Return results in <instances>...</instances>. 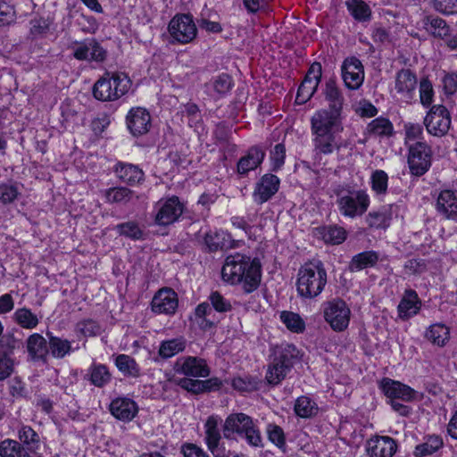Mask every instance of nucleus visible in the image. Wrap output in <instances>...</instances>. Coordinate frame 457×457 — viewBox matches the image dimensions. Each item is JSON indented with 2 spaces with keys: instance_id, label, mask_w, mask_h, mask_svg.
Wrapping results in <instances>:
<instances>
[{
  "instance_id": "nucleus-22",
  "label": "nucleus",
  "mask_w": 457,
  "mask_h": 457,
  "mask_svg": "<svg viewBox=\"0 0 457 457\" xmlns=\"http://www.w3.org/2000/svg\"><path fill=\"white\" fill-rule=\"evenodd\" d=\"M111 413L118 420L122 421H130L137 411V403L128 397H118L112 401L110 404Z\"/></svg>"
},
{
  "instance_id": "nucleus-59",
  "label": "nucleus",
  "mask_w": 457,
  "mask_h": 457,
  "mask_svg": "<svg viewBox=\"0 0 457 457\" xmlns=\"http://www.w3.org/2000/svg\"><path fill=\"white\" fill-rule=\"evenodd\" d=\"M15 347L16 340L12 337H3L0 339V357L12 358V354Z\"/></svg>"
},
{
  "instance_id": "nucleus-1",
  "label": "nucleus",
  "mask_w": 457,
  "mask_h": 457,
  "mask_svg": "<svg viewBox=\"0 0 457 457\" xmlns=\"http://www.w3.org/2000/svg\"><path fill=\"white\" fill-rule=\"evenodd\" d=\"M222 279L231 285L240 284L246 293L260 285L262 264L259 259L237 253L228 255L221 270Z\"/></svg>"
},
{
  "instance_id": "nucleus-2",
  "label": "nucleus",
  "mask_w": 457,
  "mask_h": 457,
  "mask_svg": "<svg viewBox=\"0 0 457 457\" xmlns=\"http://www.w3.org/2000/svg\"><path fill=\"white\" fill-rule=\"evenodd\" d=\"M327 284V271L321 262L302 265L296 276V291L303 298L312 299L323 291Z\"/></svg>"
},
{
  "instance_id": "nucleus-63",
  "label": "nucleus",
  "mask_w": 457,
  "mask_h": 457,
  "mask_svg": "<svg viewBox=\"0 0 457 457\" xmlns=\"http://www.w3.org/2000/svg\"><path fill=\"white\" fill-rule=\"evenodd\" d=\"M78 330L84 336L90 337L98 334L100 327L92 319H87L78 324Z\"/></svg>"
},
{
  "instance_id": "nucleus-31",
  "label": "nucleus",
  "mask_w": 457,
  "mask_h": 457,
  "mask_svg": "<svg viewBox=\"0 0 457 457\" xmlns=\"http://www.w3.org/2000/svg\"><path fill=\"white\" fill-rule=\"evenodd\" d=\"M317 234L323 239L326 244L340 245L347 236L346 230L337 225H328L317 228Z\"/></svg>"
},
{
  "instance_id": "nucleus-40",
  "label": "nucleus",
  "mask_w": 457,
  "mask_h": 457,
  "mask_svg": "<svg viewBox=\"0 0 457 457\" xmlns=\"http://www.w3.org/2000/svg\"><path fill=\"white\" fill-rule=\"evenodd\" d=\"M368 131L375 137H390L394 133V126L388 119L378 117L369 123Z\"/></svg>"
},
{
  "instance_id": "nucleus-11",
  "label": "nucleus",
  "mask_w": 457,
  "mask_h": 457,
  "mask_svg": "<svg viewBox=\"0 0 457 457\" xmlns=\"http://www.w3.org/2000/svg\"><path fill=\"white\" fill-rule=\"evenodd\" d=\"M322 74L321 64L313 62L298 87L295 102L305 104L316 92Z\"/></svg>"
},
{
  "instance_id": "nucleus-45",
  "label": "nucleus",
  "mask_w": 457,
  "mask_h": 457,
  "mask_svg": "<svg viewBox=\"0 0 457 457\" xmlns=\"http://www.w3.org/2000/svg\"><path fill=\"white\" fill-rule=\"evenodd\" d=\"M49 353L54 358H63L71 351V345L67 339L51 337L48 343Z\"/></svg>"
},
{
  "instance_id": "nucleus-5",
  "label": "nucleus",
  "mask_w": 457,
  "mask_h": 457,
  "mask_svg": "<svg viewBox=\"0 0 457 457\" xmlns=\"http://www.w3.org/2000/svg\"><path fill=\"white\" fill-rule=\"evenodd\" d=\"M297 350L293 345L278 348L274 358L268 366L266 380L270 385H278L291 370L294 359L297 357Z\"/></svg>"
},
{
  "instance_id": "nucleus-50",
  "label": "nucleus",
  "mask_w": 457,
  "mask_h": 457,
  "mask_svg": "<svg viewBox=\"0 0 457 457\" xmlns=\"http://www.w3.org/2000/svg\"><path fill=\"white\" fill-rule=\"evenodd\" d=\"M271 170L277 171L280 170L286 159V147L283 144H277L270 151V154Z\"/></svg>"
},
{
  "instance_id": "nucleus-16",
  "label": "nucleus",
  "mask_w": 457,
  "mask_h": 457,
  "mask_svg": "<svg viewBox=\"0 0 457 457\" xmlns=\"http://www.w3.org/2000/svg\"><path fill=\"white\" fill-rule=\"evenodd\" d=\"M417 87V77L409 69H402L396 73L395 90L399 99L404 103H410L414 96Z\"/></svg>"
},
{
  "instance_id": "nucleus-38",
  "label": "nucleus",
  "mask_w": 457,
  "mask_h": 457,
  "mask_svg": "<svg viewBox=\"0 0 457 457\" xmlns=\"http://www.w3.org/2000/svg\"><path fill=\"white\" fill-rule=\"evenodd\" d=\"M1 457H31L29 452L18 441L5 439L0 443Z\"/></svg>"
},
{
  "instance_id": "nucleus-33",
  "label": "nucleus",
  "mask_w": 457,
  "mask_h": 457,
  "mask_svg": "<svg viewBox=\"0 0 457 457\" xmlns=\"http://www.w3.org/2000/svg\"><path fill=\"white\" fill-rule=\"evenodd\" d=\"M425 29L432 36L445 39L449 36L450 27L442 18L436 16H426L423 19Z\"/></svg>"
},
{
  "instance_id": "nucleus-42",
  "label": "nucleus",
  "mask_w": 457,
  "mask_h": 457,
  "mask_svg": "<svg viewBox=\"0 0 457 457\" xmlns=\"http://www.w3.org/2000/svg\"><path fill=\"white\" fill-rule=\"evenodd\" d=\"M449 328L440 323L430 326L426 333L427 338L438 346H444L449 340Z\"/></svg>"
},
{
  "instance_id": "nucleus-3",
  "label": "nucleus",
  "mask_w": 457,
  "mask_h": 457,
  "mask_svg": "<svg viewBox=\"0 0 457 457\" xmlns=\"http://www.w3.org/2000/svg\"><path fill=\"white\" fill-rule=\"evenodd\" d=\"M132 82L123 72H105L93 87V96L103 102H113L125 96Z\"/></svg>"
},
{
  "instance_id": "nucleus-58",
  "label": "nucleus",
  "mask_w": 457,
  "mask_h": 457,
  "mask_svg": "<svg viewBox=\"0 0 457 457\" xmlns=\"http://www.w3.org/2000/svg\"><path fill=\"white\" fill-rule=\"evenodd\" d=\"M282 322L287 328L295 333L303 332L305 325L301 316H280Z\"/></svg>"
},
{
  "instance_id": "nucleus-47",
  "label": "nucleus",
  "mask_w": 457,
  "mask_h": 457,
  "mask_svg": "<svg viewBox=\"0 0 457 457\" xmlns=\"http://www.w3.org/2000/svg\"><path fill=\"white\" fill-rule=\"evenodd\" d=\"M347 8L355 20L364 21L370 19L371 11L368 4L361 0L347 2Z\"/></svg>"
},
{
  "instance_id": "nucleus-4",
  "label": "nucleus",
  "mask_w": 457,
  "mask_h": 457,
  "mask_svg": "<svg viewBox=\"0 0 457 457\" xmlns=\"http://www.w3.org/2000/svg\"><path fill=\"white\" fill-rule=\"evenodd\" d=\"M339 213L345 218L355 219L362 216L370 204V197L365 189L340 188L336 192Z\"/></svg>"
},
{
  "instance_id": "nucleus-55",
  "label": "nucleus",
  "mask_w": 457,
  "mask_h": 457,
  "mask_svg": "<svg viewBox=\"0 0 457 457\" xmlns=\"http://www.w3.org/2000/svg\"><path fill=\"white\" fill-rule=\"evenodd\" d=\"M19 439L27 445H36L39 442V436L29 426L22 425L18 430Z\"/></svg>"
},
{
  "instance_id": "nucleus-18",
  "label": "nucleus",
  "mask_w": 457,
  "mask_h": 457,
  "mask_svg": "<svg viewBox=\"0 0 457 457\" xmlns=\"http://www.w3.org/2000/svg\"><path fill=\"white\" fill-rule=\"evenodd\" d=\"M280 180L273 174L263 175L255 184L253 199L257 204L269 201L279 188Z\"/></svg>"
},
{
  "instance_id": "nucleus-9",
  "label": "nucleus",
  "mask_w": 457,
  "mask_h": 457,
  "mask_svg": "<svg viewBox=\"0 0 457 457\" xmlns=\"http://www.w3.org/2000/svg\"><path fill=\"white\" fill-rule=\"evenodd\" d=\"M343 130L342 115L337 111L320 109L311 118L312 132L341 133Z\"/></svg>"
},
{
  "instance_id": "nucleus-34",
  "label": "nucleus",
  "mask_w": 457,
  "mask_h": 457,
  "mask_svg": "<svg viewBox=\"0 0 457 457\" xmlns=\"http://www.w3.org/2000/svg\"><path fill=\"white\" fill-rule=\"evenodd\" d=\"M444 445L443 438L439 436L431 435L424 438V442L416 445L413 455L415 457H425L437 452Z\"/></svg>"
},
{
  "instance_id": "nucleus-35",
  "label": "nucleus",
  "mask_w": 457,
  "mask_h": 457,
  "mask_svg": "<svg viewBox=\"0 0 457 457\" xmlns=\"http://www.w3.org/2000/svg\"><path fill=\"white\" fill-rule=\"evenodd\" d=\"M325 99L328 102V111H337L342 112V107L344 103V97L337 87L335 80H328L326 83L324 90Z\"/></svg>"
},
{
  "instance_id": "nucleus-36",
  "label": "nucleus",
  "mask_w": 457,
  "mask_h": 457,
  "mask_svg": "<svg viewBox=\"0 0 457 457\" xmlns=\"http://www.w3.org/2000/svg\"><path fill=\"white\" fill-rule=\"evenodd\" d=\"M115 365L118 370L127 377L138 378L141 375V370L131 356L127 354H119L115 358Z\"/></svg>"
},
{
  "instance_id": "nucleus-43",
  "label": "nucleus",
  "mask_w": 457,
  "mask_h": 457,
  "mask_svg": "<svg viewBox=\"0 0 457 457\" xmlns=\"http://www.w3.org/2000/svg\"><path fill=\"white\" fill-rule=\"evenodd\" d=\"M90 382L102 387L111 380V373L104 364H93L89 369Z\"/></svg>"
},
{
  "instance_id": "nucleus-7",
  "label": "nucleus",
  "mask_w": 457,
  "mask_h": 457,
  "mask_svg": "<svg viewBox=\"0 0 457 457\" xmlns=\"http://www.w3.org/2000/svg\"><path fill=\"white\" fill-rule=\"evenodd\" d=\"M452 119L447 108L442 104H435L430 107L426 117L424 125L428 134L434 137H443L450 129Z\"/></svg>"
},
{
  "instance_id": "nucleus-37",
  "label": "nucleus",
  "mask_w": 457,
  "mask_h": 457,
  "mask_svg": "<svg viewBox=\"0 0 457 457\" xmlns=\"http://www.w3.org/2000/svg\"><path fill=\"white\" fill-rule=\"evenodd\" d=\"M134 196V192L125 187H111L104 191V197L109 204H126Z\"/></svg>"
},
{
  "instance_id": "nucleus-27",
  "label": "nucleus",
  "mask_w": 457,
  "mask_h": 457,
  "mask_svg": "<svg viewBox=\"0 0 457 457\" xmlns=\"http://www.w3.org/2000/svg\"><path fill=\"white\" fill-rule=\"evenodd\" d=\"M252 418L245 413L229 414L223 424V435L229 438L233 434L242 436L245 432V428L250 424Z\"/></svg>"
},
{
  "instance_id": "nucleus-56",
  "label": "nucleus",
  "mask_w": 457,
  "mask_h": 457,
  "mask_svg": "<svg viewBox=\"0 0 457 457\" xmlns=\"http://www.w3.org/2000/svg\"><path fill=\"white\" fill-rule=\"evenodd\" d=\"M15 19L14 6L5 0L0 1V26L12 23Z\"/></svg>"
},
{
  "instance_id": "nucleus-28",
  "label": "nucleus",
  "mask_w": 457,
  "mask_h": 457,
  "mask_svg": "<svg viewBox=\"0 0 457 457\" xmlns=\"http://www.w3.org/2000/svg\"><path fill=\"white\" fill-rule=\"evenodd\" d=\"M436 210L446 219L457 215V193L451 189L442 190L436 198Z\"/></svg>"
},
{
  "instance_id": "nucleus-54",
  "label": "nucleus",
  "mask_w": 457,
  "mask_h": 457,
  "mask_svg": "<svg viewBox=\"0 0 457 457\" xmlns=\"http://www.w3.org/2000/svg\"><path fill=\"white\" fill-rule=\"evenodd\" d=\"M434 89L432 83L428 79H422L420 82V99L424 106H430L433 102Z\"/></svg>"
},
{
  "instance_id": "nucleus-21",
  "label": "nucleus",
  "mask_w": 457,
  "mask_h": 457,
  "mask_svg": "<svg viewBox=\"0 0 457 457\" xmlns=\"http://www.w3.org/2000/svg\"><path fill=\"white\" fill-rule=\"evenodd\" d=\"M113 172L121 182L129 186L138 185L145 179L142 169L129 162H118L113 168Z\"/></svg>"
},
{
  "instance_id": "nucleus-41",
  "label": "nucleus",
  "mask_w": 457,
  "mask_h": 457,
  "mask_svg": "<svg viewBox=\"0 0 457 457\" xmlns=\"http://www.w3.org/2000/svg\"><path fill=\"white\" fill-rule=\"evenodd\" d=\"M186 348V340L183 338H174L162 342L159 348V355L163 359L170 358Z\"/></svg>"
},
{
  "instance_id": "nucleus-64",
  "label": "nucleus",
  "mask_w": 457,
  "mask_h": 457,
  "mask_svg": "<svg viewBox=\"0 0 457 457\" xmlns=\"http://www.w3.org/2000/svg\"><path fill=\"white\" fill-rule=\"evenodd\" d=\"M405 140L414 141L420 138L423 135V129L418 123L408 122L404 124Z\"/></svg>"
},
{
  "instance_id": "nucleus-29",
  "label": "nucleus",
  "mask_w": 457,
  "mask_h": 457,
  "mask_svg": "<svg viewBox=\"0 0 457 457\" xmlns=\"http://www.w3.org/2000/svg\"><path fill=\"white\" fill-rule=\"evenodd\" d=\"M204 242L209 251L231 247L230 236L224 230H209L204 234Z\"/></svg>"
},
{
  "instance_id": "nucleus-26",
  "label": "nucleus",
  "mask_w": 457,
  "mask_h": 457,
  "mask_svg": "<svg viewBox=\"0 0 457 457\" xmlns=\"http://www.w3.org/2000/svg\"><path fill=\"white\" fill-rule=\"evenodd\" d=\"M338 133L312 132L313 151L316 154H330L339 149L336 137Z\"/></svg>"
},
{
  "instance_id": "nucleus-48",
  "label": "nucleus",
  "mask_w": 457,
  "mask_h": 457,
  "mask_svg": "<svg viewBox=\"0 0 457 457\" xmlns=\"http://www.w3.org/2000/svg\"><path fill=\"white\" fill-rule=\"evenodd\" d=\"M391 217L386 211L370 212L365 218L366 223L372 228H386L390 225Z\"/></svg>"
},
{
  "instance_id": "nucleus-30",
  "label": "nucleus",
  "mask_w": 457,
  "mask_h": 457,
  "mask_svg": "<svg viewBox=\"0 0 457 457\" xmlns=\"http://www.w3.org/2000/svg\"><path fill=\"white\" fill-rule=\"evenodd\" d=\"M378 253L375 251H364L353 256L349 262V270L357 272L373 267L378 262Z\"/></svg>"
},
{
  "instance_id": "nucleus-46",
  "label": "nucleus",
  "mask_w": 457,
  "mask_h": 457,
  "mask_svg": "<svg viewBox=\"0 0 457 457\" xmlns=\"http://www.w3.org/2000/svg\"><path fill=\"white\" fill-rule=\"evenodd\" d=\"M115 230L120 236L129 237L133 240L143 238V230L136 221H128L116 225Z\"/></svg>"
},
{
  "instance_id": "nucleus-25",
  "label": "nucleus",
  "mask_w": 457,
  "mask_h": 457,
  "mask_svg": "<svg viewBox=\"0 0 457 457\" xmlns=\"http://www.w3.org/2000/svg\"><path fill=\"white\" fill-rule=\"evenodd\" d=\"M221 418L218 415H211L204 423L205 444L210 452L215 455L220 441L221 439L219 426L221 423Z\"/></svg>"
},
{
  "instance_id": "nucleus-12",
  "label": "nucleus",
  "mask_w": 457,
  "mask_h": 457,
  "mask_svg": "<svg viewBox=\"0 0 457 457\" xmlns=\"http://www.w3.org/2000/svg\"><path fill=\"white\" fill-rule=\"evenodd\" d=\"M179 308V297L170 287L159 289L152 299V311L158 314H175Z\"/></svg>"
},
{
  "instance_id": "nucleus-57",
  "label": "nucleus",
  "mask_w": 457,
  "mask_h": 457,
  "mask_svg": "<svg viewBox=\"0 0 457 457\" xmlns=\"http://www.w3.org/2000/svg\"><path fill=\"white\" fill-rule=\"evenodd\" d=\"M433 6L444 14L457 13V0H434Z\"/></svg>"
},
{
  "instance_id": "nucleus-39",
  "label": "nucleus",
  "mask_w": 457,
  "mask_h": 457,
  "mask_svg": "<svg viewBox=\"0 0 457 457\" xmlns=\"http://www.w3.org/2000/svg\"><path fill=\"white\" fill-rule=\"evenodd\" d=\"M295 412L301 418H311L318 413L317 403L308 396L302 395L295 400Z\"/></svg>"
},
{
  "instance_id": "nucleus-60",
  "label": "nucleus",
  "mask_w": 457,
  "mask_h": 457,
  "mask_svg": "<svg viewBox=\"0 0 457 457\" xmlns=\"http://www.w3.org/2000/svg\"><path fill=\"white\" fill-rule=\"evenodd\" d=\"M231 385L234 389L241 392L252 391L256 387V382L253 378L248 377L235 378H233Z\"/></svg>"
},
{
  "instance_id": "nucleus-49",
  "label": "nucleus",
  "mask_w": 457,
  "mask_h": 457,
  "mask_svg": "<svg viewBox=\"0 0 457 457\" xmlns=\"http://www.w3.org/2000/svg\"><path fill=\"white\" fill-rule=\"evenodd\" d=\"M388 176L382 170H376L370 176L371 189L376 195H386L387 191Z\"/></svg>"
},
{
  "instance_id": "nucleus-32",
  "label": "nucleus",
  "mask_w": 457,
  "mask_h": 457,
  "mask_svg": "<svg viewBox=\"0 0 457 457\" xmlns=\"http://www.w3.org/2000/svg\"><path fill=\"white\" fill-rule=\"evenodd\" d=\"M421 308V301L413 289H406L398 304L400 314H417Z\"/></svg>"
},
{
  "instance_id": "nucleus-13",
  "label": "nucleus",
  "mask_w": 457,
  "mask_h": 457,
  "mask_svg": "<svg viewBox=\"0 0 457 457\" xmlns=\"http://www.w3.org/2000/svg\"><path fill=\"white\" fill-rule=\"evenodd\" d=\"M379 388L390 400L411 402L417 397V392L411 386L389 378H382L379 382Z\"/></svg>"
},
{
  "instance_id": "nucleus-51",
  "label": "nucleus",
  "mask_w": 457,
  "mask_h": 457,
  "mask_svg": "<svg viewBox=\"0 0 457 457\" xmlns=\"http://www.w3.org/2000/svg\"><path fill=\"white\" fill-rule=\"evenodd\" d=\"M232 84L231 77L223 73L212 81L211 87L219 96H223L231 89Z\"/></svg>"
},
{
  "instance_id": "nucleus-14",
  "label": "nucleus",
  "mask_w": 457,
  "mask_h": 457,
  "mask_svg": "<svg viewBox=\"0 0 457 457\" xmlns=\"http://www.w3.org/2000/svg\"><path fill=\"white\" fill-rule=\"evenodd\" d=\"M342 78L349 89H358L364 80V68L356 57L346 58L341 67Z\"/></svg>"
},
{
  "instance_id": "nucleus-15",
  "label": "nucleus",
  "mask_w": 457,
  "mask_h": 457,
  "mask_svg": "<svg viewBox=\"0 0 457 457\" xmlns=\"http://www.w3.org/2000/svg\"><path fill=\"white\" fill-rule=\"evenodd\" d=\"M126 123L129 132L135 136L146 134L152 126V119L149 112L143 107L131 108L127 116Z\"/></svg>"
},
{
  "instance_id": "nucleus-6",
  "label": "nucleus",
  "mask_w": 457,
  "mask_h": 457,
  "mask_svg": "<svg viewBox=\"0 0 457 457\" xmlns=\"http://www.w3.org/2000/svg\"><path fill=\"white\" fill-rule=\"evenodd\" d=\"M407 163L410 173L415 177L424 175L432 163V149L423 141H417L408 146Z\"/></svg>"
},
{
  "instance_id": "nucleus-20",
  "label": "nucleus",
  "mask_w": 457,
  "mask_h": 457,
  "mask_svg": "<svg viewBox=\"0 0 457 457\" xmlns=\"http://www.w3.org/2000/svg\"><path fill=\"white\" fill-rule=\"evenodd\" d=\"M396 442L389 436H376L367 442L366 451L370 457H393Z\"/></svg>"
},
{
  "instance_id": "nucleus-53",
  "label": "nucleus",
  "mask_w": 457,
  "mask_h": 457,
  "mask_svg": "<svg viewBox=\"0 0 457 457\" xmlns=\"http://www.w3.org/2000/svg\"><path fill=\"white\" fill-rule=\"evenodd\" d=\"M20 191L15 184H0V203L3 204H8L14 202Z\"/></svg>"
},
{
  "instance_id": "nucleus-23",
  "label": "nucleus",
  "mask_w": 457,
  "mask_h": 457,
  "mask_svg": "<svg viewBox=\"0 0 457 457\" xmlns=\"http://www.w3.org/2000/svg\"><path fill=\"white\" fill-rule=\"evenodd\" d=\"M265 158V152L260 146L254 145L248 149L237 162V172L246 175L251 170L257 169Z\"/></svg>"
},
{
  "instance_id": "nucleus-24",
  "label": "nucleus",
  "mask_w": 457,
  "mask_h": 457,
  "mask_svg": "<svg viewBox=\"0 0 457 457\" xmlns=\"http://www.w3.org/2000/svg\"><path fill=\"white\" fill-rule=\"evenodd\" d=\"M29 358L33 361L46 362L49 353V347L46 340L39 334L29 336L26 342Z\"/></svg>"
},
{
  "instance_id": "nucleus-61",
  "label": "nucleus",
  "mask_w": 457,
  "mask_h": 457,
  "mask_svg": "<svg viewBox=\"0 0 457 457\" xmlns=\"http://www.w3.org/2000/svg\"><path fill=\"white\" fill-rule=\"evenodd\" d=\"M210 301L214 310L218 312H227L230 311V303L218 292L210 295Z\"/></svg>"
},
{
  "instance_id": "nucleus-19",
  "label": "nucleus",
  "mask_w": 457,
  "mask_h": 457,
  "mask_svg": "<svg viewBox=\"0 0 457 457\" xmlns=\"http://www.w3.org/2000/svg\"><path fill=\"white\" fill-rule=\"evenodd\" d=\"M178 371L193 378H206L210 374V369L205 360L187 356L180 361H177Z\"/></svg>"
},
{
  "instance_id": "nucleus-44",
  "label": "nucleus",
  "mask_w": 457,
  "mask_h": 457,
  "mask_svg": "<svg viewBox=\"0 0 457 457\" xmlns=\"http://www.w3.org/2000/svg\"><path fill=\"white\" fill-rule=\"evenodd\" d=\"M323 314H350L351 308L348 303L339 297L328 299L322 303Z\"/></svg>"
},
{
  "instance_id": "nucleus-17",
  "label": "nucleus",
  "mask_w": 457,
  "mask_h": 457,
  "mask_svg": "<svg viewBox=\"0 0 457 457\" xmlns=\"http://www.w3.org/2000/svg\"><path fill=\"white\" fill-rule=\"evenodd\" d=\"M71 49L74 58L79 61L103 62L106 57V52L94 39L75 43Z\"/></svg>"
},
{
  "instance_id": "nucleus-10",
  "label": "nucleus",
  "mask_w": 457,
  "mask_h": 457,
  "mask_svg": "<svg viewBox=\"0 0 457 457\" xmlns=\"http://www.w3.org/2000/svg\"><path fill=\"white\" fill-rule=\"evenodd\" d=\"M168 30L171 37L180 44L190 43L197 34L193 17L189 14L175 15L169 23Z\"/></svg>"
},
{
  "instance_id": "nucleus-52",
  "label": "nucleus",
  "mask_w": 457,
  "mask_h": 457,
  "mask_svg": "<svg viewBox=\"0 0 457 457\" xmlns=\"http://www.w3.org/2000/svg\"><path fill=\"white\" fill-rule=\"evenodd\" d=\"M246 440V442L254 447H261L262 446V438L261 436V432L256 426V424L253 422V419L250 421V424L245 428V432L243 433V435Z\"/></svg>"
},
{
  "instance_id": "nucleus-62",
  "label": "nucleus",
  "mask_w": 457,
  "mask_h": 457,
  "mask_svg": "<svg viewBox=\"0 0 457 457\" xmlns=\"http://www.w3.org/2000/svg\"><path fill=\"white\" fill-rule=\"evenodd\" d=\"M181 453L184 457H210L203 448L192 443L184 444Z\"/></svg>"
},
{
  "instance_id": "nucleus-8",
  "label": "nucleus",
  "mask_w": 457,
  "mask_h": 457,
  "mask_svg": "<svg viewBox=\"0 0 457 457\" xmlns=\"http://www.w3.org/2000/svg\"><path fill=\"white\" fill-rule=\"evenodd\" d=\"M184 212V204L178 196L160 199L154 205V221L159 226H168L179 220Z\"/></svg>"
}]
</instances>
